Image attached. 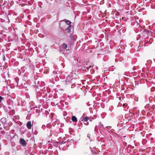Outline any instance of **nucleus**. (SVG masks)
<instances>
[{
  "mask_svg": "<svg viewBox=\"0 0 155 155\" xmlns=\"http://www.w3.org/2000/svg\"><path fill=\"white\" fill-rule=\"evenodd\" d=\"M93 153H96V152L95 151H94Z\"/></svg>",
  "mask_w": 155,
  "mask_h": 155,
  "instance_id": "ddd939ff",
  "label": "nucleus"
},
{
  "mask_svg": "<svg viewBox=\"0 0 155 155\" xmlns=\"http://www.w3.org/2000/svg\"><path fill=\"white\" fill-rule=\"evenodd\" d=\"M87 137L90 139V137L88 135H87Z\"/></svg>",
  "mask_w": 155,
  "mask_h": 155,
  "instance_id": "f8f14e48",
  "label": "nucleus"
},
{
  "mask_svg": "<svg viewBox=\"0 0 155 155\" xmlns=\"http://www.w3.org/2000/svg\"><path fill=\"white\" fill-rule=\"evenodd\" d=\"M5 120V118H2V119H1V121H2V120Z\"/></svg>",
  "mask_w": 155,
  "mask_h": 155,
  "instance_id": "9d476101",
  "label": "nucleus"
},
{
  "mask_svg": "<svg viewBox=\"0 0 155 155\" xmlns=\"http://www.w3.org/2000/svg\"><path fill=\"white\" fill-rule=\"evenodd\" d=\"M88 118L87 117H84L83 118L84 121L86 122L88 120Z\"/></svg>",
  "mask_w": 155,
  "mask_h": 155,
  "instance_id": "0eeeda50",
  "label": "nucleus"
},
{
  "mask_svg": "<svg viewBox=\"0 0 155 155\" xmlns=\"http://www.w3.org/2000/svg\"><path fill=\"white\" fill-rule=\"evenodd\" d=\"M64 21H61L60 22V24H65V23H63V22ZM65 25L66 26H67V25L68 24V20H66L65 21Z\"/></svg>",
  "mask_w": 155,
  "mask_h": 155,
  "instance_id": "423d86ee",
  "label": "nucleus"
},
{
  "mask_svg": "<svg viewBox=\"0 0 155 155\" xmlns=\"http://www.w3.org/2000/svg\"><path fill=\"white\" fill-rule=\"evenodd\" d=\"M70 38L72 40H75L73 38V36L72 35H71L70 36Z\"/></svg>",
  "mask_w": 155,
  "mask_h": 155,
  "instance_id": "6e6552de",
  "label": "nucleus"
},
{
  "mask_svg": "<svg viewBox=\"0 0 155 155\" xmlns=\"http://www.w3.org/2000/svg\"><path fill=\"white\" fill-rule=\"evenodd\" d=\"M26 127L28 129H30L31 128L32 124L31 121H28L26 124Z\"/></svg>",
  "mask_w": 155,
  "mask_h": 155,
  "instance_id": "7ed1b4c3",
  "label": "nucleus"
},
{
  "mask_svg": "<svg viewBox=\"0 0 155 155\" xmlns=\"http://www.w3.org/2000/svg\"><path fill=\"white\" fill-rule=\"evenodd\" d=\"M2 100V97L0 96V102H1V101Z\"/></svg>",
  "mask_w": 155,
  "mask_h": 155,
  "instance_id": "1a4fd4ad",
  "label": "nucleus"
},
{
  "mask_svg": "<svg viewBox=\"0 0 155 155\" xmlns=\"http://www.w3.org/2000/svg\"><path fill=\"white\" fill-rule=\"evenodd\" d=\"M71 120L73 121L74 122H76L77 121V118L74 116H73L71 118Z\"/></svg>",
  "mask_w": 155,
  "mask_h": 155,
  "instance_id": "39448f33",
  "label": "nucleus"
},
{
  "mask_svg": "<svg viewBox=\"0 0 155 155\" xmlns=\"http://www.w3.org/2000/svg\"><path fill=\"white\" fill-rule=\"evenodd\" d=\"M64 54L65 55L66 54L64 52Z\"/></svg>",
  "mask_w": 155,
  "mask_h": 155,
  "instance_id": "4468645a",
  "label": "nucleus"
},
{
  "mask_svg": "<svg viewBox=\"0 0 155 155\" xmlns=\"http://www.w3.org/2000/svg\"><path fill=\"white\" fill-rule=\"evenodd\" d=\"M67 47V45L65 44H63L62 45V46L60 47V48H63L64 50V51H67V50H66V48Z\"/></svg>",
  "mask_w": 155,
  "mask_h": 155,
  "instance_id": "20e7f679",
  "label": "nucleus"
},
{
  "mask_svg": "<svg viewBox=\"0 0 155 155\" xmlns=\"http://www.w3.org/2000/svg\"><path fill=\"white\" fill-rule=\"evenodd\" d=\"M127 105V104H123V106L125 107V106L126 105Z\"/></svg>",
  "mask_w": 155,
  "mask_h": 155,
  "instance_id": "9b49d317",
  "label": "nucleus"
},
{
  "mask_svg": "<svg viewBox=\"0 0 155 155\" xmlns=\"http://www.w3.org/2000/svg\"><path fill=\"white\" fill-rule=\"evenodd\" d=\"M68 33L71 32L73 31L74 26H73V23L71 22L68 20Z\"/></svg>",
  "mask_w": 155,
  "mask_h": 155,
  "instance_id": "f257e3e1",
  "label": "nucleus"
},
{
  "mask_svg": "<svg viewBox=\"0 0 155 155\" xmlns=\"http://www.w3.org/2000/svg\"><path fill=\"white\" fill-rule=\"evenodd\" d=\"M20 143L23 146H26L27 143L25 140L23 138H21L20 140Z\"/></svg>",
  "mask_w": 155,
  "mask_h": 155,
  "instance_id": "f03ea898",
  "label": "nucleus"
}]
</instances>
